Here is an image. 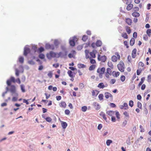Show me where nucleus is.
<instances>
[{
    "label": "nucleus",
    "instance_id": "f257e3e1",
    "mask_svg": "<svg viewBox=\"0 0 151 151\" xmlns=\"http://www.w3.org/2000/svg\"><path fill=\"white\" fill-rule=\"evenodd\" d=\"M145 67L144 64L142 62H139L138 64V69L137 71V74L139 75L142 71L145 69Z\"/></svg>",
    "mask_w": 151,
    "mask_h": 151
},
{
    "label": "nucleus",
    "instance_id": "f03ea898",
    "mask_svg": "<svg viewBox=\"0 0 151 151\" xmlns=\"http://www.w3.org/2000/svg\"><path fill=\"white\" fill-rule=\"evenodd\" d=\"M105 71V68L104 67L101 68H99L97 70V72L98 73V76L100 78H103V75L104 74Z\"/></svg>",
    "mask_w": 151,
    "mask_h": 151
},
{
    "label": "nucleus",
    "instance_id": "7ed1b4c3",
    "mask_svg": "<svg viewBox=\"0 0 151 151\" xmlns=\"http://www.w3.org/2000/svg\"><path fill=\"white\" fill-rule=\"evenodd\" d=\"M120 56L118 52H116L115 55H113L111 57V60L114 62H116L117 60H120Z\"/></svg>",
    "mask_w": 151,
    "mask_h": 151
},
{
    "label": "nucleus",
    "instance_id": "20e7f679",
    "mask_svg": "<svg viewBox=\"0 0 151 151\" xmlns=\"http://www.w3.org/2000/svg\"><path fill=\"white\" fill-rule=\"evenodd\" d=\"M117 68L121 72H124V64L122 61H120L119 63L117 65Z\"/></svg>",
    "mask_w": 151,
    "mask_h": 151
},
{
    "label": "nucleus",
    "instance_id": "39448f33",
    "mask_svg": "<svg viewBox=\"0 0 151 151\" xmlns=\"http://www.w3.org/2000/svg\"><path fill=\"white\" fill-rule=\"evenodd\" d=\"M46 56L47 58L49 59H51L53 58H56V53L53 52L52 51H50L49 53L47 54Z\"/></svg>",
    "mask_w": 151,
    "mask_h": 151
},
{
    "label": "nucleus",
    "instance_id": "423d86ee",
    "mask_svg": "<svg viewBox=\"0 0 151 151\" xmlns=\"http://www.w3.org/2000/svg\"><path fill=\"white\" fill-rule=\"evenodd\" d=\"M98 59L99 61L104 63L106 61L107 58L105 55L101 56L100 54H99L98 56Z\"/></svg>",
    "mask_w": 151,
    "mask_h": 151
},
{
    "label": "nucleus",
    "instance_id": "0eeeda50",
    "mask_svg": "<svg viewBox=\"0 0 151 151\" xmlns=\"http://www.w3.org/2000/svg\"><path fill=\"white\" fill-rule=\"evenodd\" d=\"M10 92L13 93H14L15 95L17 97L18 96V93L16 92V87L14 85H11L10 89Z\"/></svg>",
    "mask_w": 151,
    "mask_h": 151
},
{
    "label": "nucleus",
    "instance_id": "6e6552de",
    "mask_svg": "<svg viewBox=\"0 0 151 151\" xmlns=\"http://www.w3.org/2000/svg\"><path fill=\"white\" fill-rule=\"evenodd\" d=\"M112 74V72L111 69L110 68H108L106 69V71L105 73V77L107 78H109L110 76Z\"/></svg>",
    "mask_w": 151,
    "mask_h": 151
},
{
    "label": "nucleus",
    "instance_id": "1a4fd4ad",
    "mask_svg": "<svg viewBox=\"0 0 151 151\" xmlns=\"http://www.w3.org/2000/svg\"><path fill=\"white\" fill-rule=\"evenodd\" d=\"M12 82L13 83H15L16 82L15 78L13 76H11L10 79L7 80L6 83L8 86H10L11 85V83Z\"/></svg>",
    "mask_w": 151,
    "mask_h": 151
},
{
    "label": "nucleus",
    "instance_id": "9d476101",
    "mask_svg": "<svg viewBox=\"0 0 151 151\" xmlns=\"http://www.w3.org/2000/svg\"><path fill=\"white\" fill-rule=\"evenodd\" d=\"M78 40V39L76 37L74 36L73 37L72 40H70L69 41L70 45L72 46H74L75 45V41H76Z\"/></svg>",
    "mask_w": 151,
    "mask_h": 151
},
{
    "label": "nucleus",
    "instance_id": "9b49d317",
    "mask_svg": "<svg viewBox=\"0 0 151 151\" xmlns=\"http://www.w3.org/2000/svg\"><path fill=\"white\" fill-rule=\"evenodd\" d=\"M97 53V51L96 50H93L91 52H90L89 54L91 58H95L96 57V54Z\"/></svg>",
    "mask_w": 151,
    "mask_h": 151
},
{
    "label": "nucleus",
    "instance_id": "f8f14e48",
    "mask_svg": "<svg viewBox=\"0 0 151 151\" xmlns=\"http://www.w3.org/2000/svg\"><path fill=\"white\" fill-rule=\"evenodd\" d=\"M45 47L47 49H50L52 50L55 49V47L53 44H50L48 43L45 45Z\"/></svg>",
    "mask_w": 151,
    "mask_h": 151
},
{
    "label": "nucleus",
    "instance_id": "ddd939ff",
    "mask_svg": "<svg viewBox=\"0 0 151 151\" xmlns=\"http://www.w3.org/2000/svg\"><path fill=\"white\" fill-rule=\"evenodd\" d=\"M30 52V49L29 47H25L24 48V55L25 56H26Z\"/></svg>",
    "mask_w": 151,
    "mask_h": 151
},
{
    "label": "nucleus",
    "instance_id": "4468645a",
    "mask_svg": "<svg viewBox=\"0 0 151 151\" xmlns=\"http://www.w3.org/2000/svg\"><path fill=\"white\" fill-rule=\"evenodd\" d=\"M126 23L129 25H131L132 23V20L129 18H127L125 20Z\"/></svg>",
    "mask_w": 151,
    "mask_h": 151
},
{
    "label": "nucleus",
    "instance_id": "2eb2a0df",
    "mask_svg": "<svg viewBox=\"0 0 151 151\" xmlns=\"http://www.w3.org/2000/svg\"><path fill=\"white\" fill-rule=\"evenodd\" d=\"M107 85H105L104 83H100L98 85L97 87L100 89H103L105 87H106Z\"/></svg>",
    "mask_w": 151,
    "mask_h": 151
},
{
    "label": "nucleus",
    "instance_id": "dca6fc26",
    "mask_svg": "<svg viewBox=\"0 0 151 151\" xmlns=\"http://www.w3.org/2000/svg\"><path fill=\"white\" fill-rule=\"evenodd\" d=\"M137 50L136 48H134L133 50L132 53V56L133 58H135L136 56Z\"/></svg>",
    "mask_w": 151,
    "mask_h": 151
},
{
    "label": "nucleus",
    "instance_id": "f3484780",
    "mask_svg": "<svg viewBox=\"0 0 151 151\" xmlns=\"http://www.w3.org/2000/svg\"><path fill=\"white\" fill-rule=\"evenodd\" d=\"M107 114L111 117L115 115V111H108L106 112Z\"/></svg>",
    "mask_w": 151,
    "mask_h": 151
},
{
    "label": "nucleus",
    "instance_id": "a211bd4d",
    "mask_svg": "<svg viewBox=\"0 0 151 151\" xmlns=\"http://www.w3.org/2000/svg\"><path fill=\"white\" fill-rule=\"evenodd\" d=\"M105 98L106 99H108L109 97H110L111 98H113L112 95L109 92H105Z\"/></svg>",
    "mask_w": 151,
    "mask_h": 151
},
{
    "label": "nucleus",
    "instance_id": "6ab92c4d",
    "mask_svg": "<svg viewBox=\"0 0 151 151\" xmlns=\"http://www.w3.org/2000/svg\"><path fill=\"white\" fill-rule=\"evenodd\" d=\"M99 92V91L97 90H93L91 92L92 95L93 96H96Z\"/></svg>",
    "mask_w": 151,
    "mask_h": 151
},
{
    "label": "nucleus",
    "instance_id": "aec40b11",
    "mask_svg": "<svg viewBox=\"0 0 151 151\" xmlns=\"http://www.w3.org/2000/svg\"><path fill=\"white\" fill-rule=\"evenodd\" d=\"M112 74L114 77H117L119 76L120 73L119 72H116L114 71L112 72Z\"/></svg>",
    "mask_w": 151,
    "mask_h": 151
},
{
    "label": "nucleus",
    "instance_id": "412c9836",
    "mask_svg": "<svg viewBox=\"0 0 151 151\" xmlns=\"http://www.w3.org/2000/svg\"><path fill=\"white\" fill-rule=\"evenodd\" d=\"M60 106L63 108H65L66 106V104L65 102L62 101L59 104Z\"/></svg>",
    "mask_w": 151,
    "mask_h": 151
},
{
    "label": "nucleus",
    "instance_id": "4be33fe9",
    "mask_svg": "<svg viewBox=\"0 0 151 151\" xmlns=\"http://www.w3.org/2000/svg\"><path fill=\"white\" fill-rule=\"evenodd\" d=\"M125 30L128 34H129L131 32V30L130 27L128 26H126L125 27Z\"/></svg>",
    "mask_w": 151,
    "mask_h": 151
},
{
    "label": "nucleus",
    "instance_id": "5701e85b",
    "mask_svg": "<svg viewBox=\"0 0 151 151\" xmlns=\"http://www.w3.org/2000/svg\"><path fill=\"white\" fill-rule=\"evenodd\" d=\"M93 106H94L96 110H98L100 108V106L99 104L96 102H94L93 103Z\"/></svg>",
    "mask_w": 151,
    "mask_h": 151
},
{
    "label": "nucleus",
    "instance_id": "b1692460",
    "mask_svg": "<svg viewBox=\"0 0 151 151\" xmlns=\"http://www.w3.org/2000/svg\"><path fill=\"white\" fill-rule=\"evenodd\" d=\"M127 5L126 9L128 11L131 10L133 7V5L132 4L129 3Z\"/></svg>",
    "mask_w": 151,
    "mask_h": 151
},
{
    "label": "nucleus",
    "instance_id": "393cba45",
    "mask_svg": "<svg viewBox=\"0 0 151 151\" xmlns=\"http://www.w3.org/2000/svg\"><path fill=\"white\" fill-rule=\"evenodd\" d=\"M115 114L117 119L119 121L120 119V114L119 112L118 111H115Z\"/></svg>",
    "mask_w": 151,
    "mask_h": 151
},
{
    "label": "nucleus",
    "instance_id": "a878e982",
    "mask_svg": "<svg viewBox=\"0 0 151 151\" xmlns=\"http://www.w3.org/2000/svg\"><path fill=\"white\" fill-rule=\"evenodd\" d=\"M71 53H70L68 55V57L70 58L74 57V56H75L74 55L76 53V51L74 50H73L71 51Z\"/></svg>",
    "mask_w": 151,
    "mask_h": 151
},
{
    "label": "nucleus",
    "instance_id": "bb28decb",
    "mask_svg": "<svg viewBox=\"0 0 151 151\" xmlns=\"http://www.w3.org/2000/svg\"><path fill=\"white\" fill-rule=\"evenodd\" d=\"M61 125L63 129H65L67 126V124L65 122L61 121Z\"/></svg>",
    "mask_w": 151,
    "mask_h": 151
},
{
    "label": "nucleus",
    "instance_id": "cd10ccee",
    "mask_svg": "<svg viewBox=\"0 0 151 151\" xmlns=\"http://www.w3.org/2000/svg\"><path fill=\"white\" fill-rule=\"evenodd\" d=\"M67 73L70 77L75 76V74H74L70 70H68L67 72Z\"/></svg>",
    "mask_w": 151,
    "mask_h": 151
},
{
    "label": "nucleus",
    "instance_id": "c85d7f7f",
    "mask_svg": "<svg viewBox=\"0 0 151 151\" xmlns=\"http://www.w3.org/2000/svg\"><path fill=\"white\" fill-rule=\"evenodd\" d=\"M78 68L81 69V68H86V65L81 63H79L77 65Z\"/></svg>",
    "mask_w": 151,
    "mask_h": 151
},
{
    "label": "nucleus",
    "instance_id": "c756f323",
    "mask_svg": "<svg viewBox=\"0 0 151 151\" xmlns=\"http://www.w3.org/2000/svg\"><path fill=\"white\" fill-rule=\"evenodd\" d=\"M100 116L102 117L103 119L106 121L107 118L106 117V115L103 112H101L100 114Z\"/></svg>",
    "mask_w": 151,
    "mask_h": 151
},
{
    "label": "nucleus",
    "instance_id": "7c9ffc66",
    "mask_svg": "<svg viewBox=\"0 0 151 151\" xmlns=\"http://www.w3.org/2000/svg\"><path fill=\"white\" fill-rule=\"evenodd\" d=\"M132 15L134 17H138L140 16L139 14L137 12H134L132 13Z\"/></svg>",
    "mask_w": 151,
    "mask_h": 151
},
{
    "label": "nucleus",
    "instance_id": "2f4dec72",
    "mask_svg": "<svg viewBox=\"0 0 151 151\" xmlns=\"http://www.w3.org/2000/svg\"><path fill=\"white\" fill-rule=\"evenodd\" d=\"M145 80V77H142L141 78V81L139 82L138 84V86L139 87H140L144 82Z\"/></svg>",
    "mask_w": 151,
    "mask_h": 151
},
{
    "label": "nucleus",
    "instance_id": "473e14b6",
    "mask_svg": "<svg viewBox=\"0 0 151 151\" xmlns=\"http://www.w3.org/2000/svg\"><path fill=\"white\" fill-rule=\"evenodd\" d=\"M121 36L124 39H127L128 38V36L126 32L123 33L121 35Z\"/></svg>",
    "mask_w": 151,
    "mask_h": 151
},
{
    "label": "nucleus",
    "instance_id": "72a5a7b5",
    "mask_svg": "<svg viewBox=\"0 0 151 151\" xmlns=\"http://www.w3.org/2000/svg\"><path fill=\"white\" fill-rule=\"evenodd\" d=\"M96 67V65L94 64L91 65L89 68V70L90 71H91L94 70Z\"/></svg>",
    "mask_w": 151,
    "mask_h": 151
},
{
    "label": "nucleus",
    "instance_id": "f704fd0d",
    "mask_svg": "<svg viewBox=\"0 0 151 151\" xmlns=\"http://www.w3.org/2000/svg\"><path fill=\"white\" fill-rule=\"evenodd\" d=\"M102 43L100 40H97L96 42V45L97 47H100L102 45Z\"/></svg>",
    "mask_w": 151,
    "mask_h": 151
},
{
    "label": "nucleus",
    "instance_id": "c9c22d12",
    "mask_svg": "<svg viewBox=\"0 0 151 151\" xmlns=\"http://www.w3.org/2000/svg\"><path fill=\"white\" fill-rule=\"evenodd\" d=\"M135 42V39L134 38H132L130 41V44L131 46H133Z\"/></svg>",
    "mask_w": 151,
    "mask_h": 151
},
{
    "label": "nucleus",
    "instance_id": "e433bc0d",
    "mask_svg": "<svg viewBox=\"0 0 151 151\" xmlns=\"http://www.w3.org/2000/svg\"><path fill=\"white\" fill-rule=\"evenodd\" d=\"M21 90L22 92L23 93H24L25 92V86L24 85L21 84L20 86Z\"/></svg>",
    "mask_w": 151,
    "mask_h": 151
},
{
    "label": "nucleus",
    "instance_id": "4c0bfd02",
    "mask_svg": "<svg viewBox=\"0 0 151 151\" xmlns=\"http://www.w3.org/2000/svg\"><path fill=\"white\" fill-rule=\"evenodd\" d=\"M146 33L149 37H150L151 35V29H148L147 30Z\"/></svg>",
    "mask_w": 151,
    "mask_h": 151
},
{
    "label": "nucleus",
    "instance_id": "58836bf2",
    "mask_svg": "<svg viewBox=\"0 0 151 151\" xmlns=\"http://www.w3.org/2000/svg\"><path fill=\"white\" fill-rule=\"evenodd\" d=\"M112 141L110 139H108L106 141V144L107 146H109L110 144L112 143Z\"/></svg>",
    "mask_w": 151,
    "mask_h": 151
},
{
    "label": "nucleus",
    "instance_id": "ea45409f",
    "mask_svg": "<svg viewBox=\"0 0 151 151\" xmlns=\"http://www.w3.org/2000/svg\"><path fill=\"white\" fill-rule=\"evenodd\" d=\"M56 58H58L61 56L62 55V52H60L59 53H56Z\"/></svg>",
    "mask_w": 151,
    "mask_h": 151
},
{
    "label": "nucleus",
    "instance_id": "a19ab883",
    "mask_svg": "<svg viewBox=\"0 0 151 151\" xmlns=\"http://www.w3.org/2000/svg\"><path fill=\"white\" fill-rule=\"evenodd\" d=\"M103 95L102 94H100L98 96L99 99L100 101L103 99Z\"/></svg>",
    "mask_w": 151,
    "mask_h": 151
},
{
    "label": "nucleus",
    "instance_id": "79ce46f5",
    "mask_svg": "<svg viewBox=\"0 0 151 151\" xmlns=\"http://www.w3.org/2000/svg\"><path fill=\"white\" fill-rule=\"evenodd\" d=\"M108 65L109 66V67H110L112 68H113V65L111 62L109 61L108 62Z\"/></svg>",
    "mask_w": 151,
    "mask_h": 151
},
{
    "label": "nucleus",
    "instance_id": "37998d69",
    "mask_svg": "<svg viewBox=\"0 0 151 151\" xmlns=\"http://www.w3.org/2000/svg\"><path fill=\"white\" fill-rule=\"evenodd\" d=\"M88 38L87 36L86 35H84L83 36L82 40L84 41H86L88 39Z\"/></svg>",
    "mask_w": 151,
    "mask_h": 151
},
{
    "label": "nucleus",
    "instance_id": "c03bdc74",
    "mask_svg": "<svg viewBox=\"0 0 151 151\" xmlns=\"http://www.w3.org/2000/svg\"><path fill=\"white\" fill-rule=\"evenodd\" d=\"M120 79L122 82H124L125 79V76L124 75L121 76L120 77Z\"/></svg>",
    "mask_w": 151,
    "mask_h": 151
},
{
    "label": "nucleus",
    "instance_id": "a18cd8bd",
    "mask_svg": "<svg viewBox=\"0 0 151 151\" xmlns=\"http://www.w3.org/2000/svg\"><path fill=\"white\" fill-rule=\"evenodd\" d=\"M116 80L115 79H112L110 80V83L111 84H113L114 83L116 82Z\"/></svg>",
    "mask_w": 151,
    "mask_h": 151
},
{
    "label": "nucleus",
    "instance_id": "49530a36",
    "mask_svg": "<svg viewBox=\"0 0 151 151\" xmlns=\"http://www.w3.org/2000/svg\"><path fill=\"white\" fill-rule=\"evenodd\" d=\"M123 105L124 107V109H128V106L127 104L126 103H124Z\"/></svg>",
    "mask_w": 151,
    "mask_h": 151
},
{
    "label": "nucleus",
    "instance_id": "de8ad7c7",
    "mask_svg": "<svg viewBox=\"0 0 151 151\" xmlns=\"http://www.w3.org/2000/svg\"><path fill=\"white\" fill-rule=\"evenodd\" d=\"M87 109V107L86 106H84L82 107L81 108V110L83 112L86 111Z\"/></svg>",
    "mask_w": 151,
    "mask_h": 151
},
{
    "label": "nucleus",
    "instance_id": "09e8293b",
    "mask_svg": "<svg viewBox=\"0 0 151 151\" xmlns=\"http://www.w3.org/2000/svg\"><path fill=\"white\" fill-rule=\"evenodd\" d=\"M45 119L46 120V121L48 122H50L52 120V119H51V118L49 116L47 117L46 118H45Z\"/></svg>",
    "mask_w": 151,
    "mask_h": 151
},
{
    "label": "nucleus",
    "instance_id": "8fccbe9b",
    "mask_svg": "<svg viewBox=\"0 0 151 151\" xmlns=\"http://www.w3.org/2000/svg\"><path fill=\"white\" fill-rule=\"evenodd\" d=\"M39 58L41 59H43L45 58V55L42 53L40 54L39 56Z\"/></svg>",
    "mask_w": 151,
    "mask_h": 151
},
{
    "label": "nucleus",
    "instance_id": "3c124183",
    "mask_svg": "<svg viewBox=\"0 0 151 151\" xmlns=\"http://www.w3.org/2000/svg\"><path fill=\"white\" fill-rule=\"evenodd\" d=\"M90 59V62L91 63L94 64L96 63V61L94 59H92L91 58Z\"/></svg>",
    "mask_w": 151,
    "mask_h": 151
},
{
    "label": "nucleus",
    "instance_id": "603ef678",
    "mask_svg": "<svg viewBox=\"0 0 151 151\" xmlns=\"http://www.w3.org/2000/svg\"><path fill=\"white\" fill-rule=\"evenodd\" d=\"M124 2L126 3L127 4H128L129 3H131L132 2V0H123Z\"/></svg>",
    "mask_w": 151,
    "mask_h": 151
},
{
    "label": "nucleus",
    "instance_id": "864d4df0",
    "mask_svg": "<svg viewBox=\"0 0 151 151\" xmlns=\"http://www.w3.org/2000/svg\"><path fill=\"white\" fill-rule=\"evenodd\" d=\"M147 81L149 82H151V75H149L147 76Z\"/></svg>",
    "mask_w": 151,
    "mask_h": 151
},
{
    "label": "nucleus",
    "instance_id": "5fc2aeb1",
    "mask_svg": "<svg viewBox=\"0 0 151 151\" xmlns=\"http://www.w3.org/2000/svg\"><path fill=\"white\" fill-rule=\"evenodd\" d=\"M47 76L50 78H51L52 76V72L51 71H49L47 74Z\"/></svg>",
    "mask_w": 151,
    "mask_h": 151
},
{
    "label": "nucleus",
    "instance_id": "6e6d98bb",
    "mask_svg": "<svg viewBox=\"0 0 151 151\" xmlns=\"http://www.w3.org/2000/svg\"><path fill=\"white\" fill-rule=\"evenodd\" d=\"M129 105L132 107L133 106V102L132 100H130L129 102Z\"/></svg>",
    "mask_w": 151,
    "mask_h": 151
},
{
    "label": "nucleus",
    "instance_id": "4d7b16f0",
    "mask_svg": "<svg viewBox=\"0 0 151 151\" xmlns=\"http://www.w3.org/2000/svg\"><path fill=\"white\" fill-rule=\"evenodd\" d=\"M19 61L20 63H23L24 62L23 58L22 57H19Z\"/></svg>",
    "mask_w": 151,
    "mask_h": 151
},
{
    "label": "nucleus",
    "instance_id": "13d9d810",
    "mask_svg": "<svg viewBox=\"0 0 151 151\" xmlns=\"http://www.w3.org/2000/svg\"><path fill=\"white\" fill-rule=\"evenodd\" d=\"M15 75L17 76H18L19 75V71L17 69H15Z\"/></svg>",
    "mask_w": 151,
    "mask_h": 151
},
{
    "label": "nucleus",
    "instance_id": "bf43d9fd",
    "mask_svg": "<svg viewBox=\"0 0 151 151\" xmlns=\"http://www.w3.org/2000/svg\"><path fill=\"white\" fill-rule=\"evenodd\" d=\"M139 127L141 129L140 132H143L145 131L144 128H143V126H142L141 125H140Z\"/></svg>",
    "mask_w": 151,
    "mask_h": 151
},
{
    "label": "nucleus",
    "instance_id": "052dcab7",
    "mask_svg": "<svg viewBox=\"0 0 151 151\" xmlns=\"http://www.w3.org/2000/svg\"><path fill=\"white\" fill-rule=\"evenodd\" d=\"M65 114L68 115L70 114V111L68 109H66L65 111Z\"/></svg>",
    "mask_w": 151,
    "mask_h": 151
},
{
    "label": "nucleus",
    "instance_id": "680f3d73",
    "mask_svg": "<svg viewBox=\"0 0 151 151\" xmlns=\"http://www.w3.org/2000/svg\"><path fill=\"white\" fill-rule=\"evenodd\" d=\"M133 10L134 12H137L139 10V8L137 7H135L133 8Z\"/></svg>",
    "mask_w": 151,
    "mask_h": 151
},
{
    "label": "nucleus",
    "instance_id": "e2e57ef3",
    "mask_svg": "<svg viewBox=\"0 0 151 151\" xmlns=\"http://www.w3.org/2000/svg\"><path fill=\"white\" fill-rule=\"evenodd\" d=\"M110 106L112 108L115 107L116 106V105L114 104L113 103H110Z\"/></svg>",
    "mask_w": 151,
    "mask_h": 151
},
{
    "label": "nucleus",
    "instance_id": "0e129e2a",
    "mask_svg": "<svg viewBox=\"0 0 151 151\" xmlns=\"http://www.w3.org/2000/svg\"><path fill=\"white\" fill-rule=\"evenodd\" d=\"M16 82L18 83L19 84H20L21 83V81L19 78H18L16 80Z\"/></svg>",
    "mask_w": 151,
    "mask_h": 151
},
{
    "label": "nucleus",
    "instance_id": "69168bd1",
    "mask_svg": "<svg viewBox=\"0 0 151 151\" xmlns=\"http://www.w3.org/2000/svg\"><path fill=\"white\" fill-rule=\"evenodd\" d=\"M127 59H128V61L129 62H131V61H132V58H131V56L130 55H128V56Z\"/></svg>",
    "mask_w": 151,
    "mask_h": 151
},
{
    "label": "nucleus",
    "instance_id": "338daca9",
    "mask_svg": "<svg viewBox=\"0 0 151 151\" xmlns=\"http://www.w3.org/2000/svg\"><path fill=\"white\" fill-rule=\"evenodd\" d=\"M127 123V122L126 120L124 121L122 124V126L123 127H124Z\"/></svg>",
    "mask_w": 151,
    "mask_h": 151
},
{
    "label": "nucleus",
    "instance_id": "774afa93",
    "mask_svg": "<svg viewBox=\"0 0 151 151\" xmlns=\"http://www.w3.org/2000/svg\"><path fill=\"white\" fill-rule=\"evenodd\" d=\"M137 106L138 107H139V108H141L142 107V104L141 103L139 102V101H138L137 102Z\"/></svg>",
    "mask_w": 151,
    "mask_h": 151
}]
</instances>
